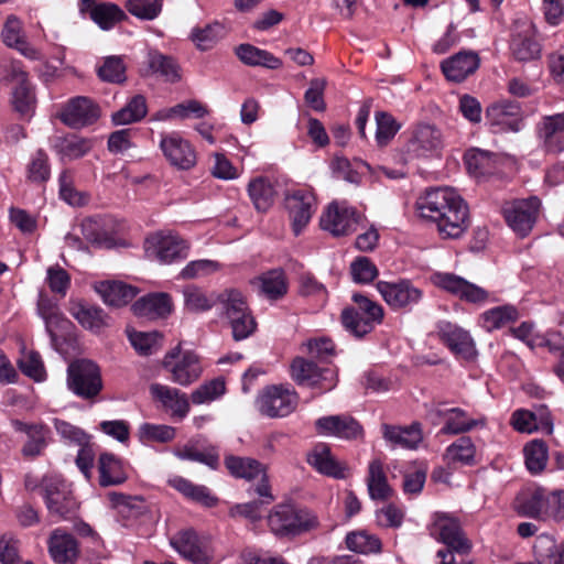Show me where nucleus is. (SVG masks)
Masks as SVG:
<instances>
[{
	"mask_svg": "<svg viewBox=\"0 0 564 564\" xmlns=\"http://www.w3.org/2000/svg\"><path fill=\"white\" fill-rule=\"evenodd\" d=\"M419 216L435 225L442 239H458L469 227V209L463 197L451 187L425 191L415 203Z\"/></svg>",
	"mask_w": 564,
	"mask_h": 564,
	"instance_id": "1",
	"label": "nucleus"
},
{
	"mask_svg": "<svg viewBox=\"0 0 564 564\" xmlns=\"http://www.w3.org/2000/svg\"><path fill=\"white\" fill-rule=\"evenodd\" d=\"M41 492L46 509L58 520H72L79 510L72 486L59 475H46L42 478Z\"/></svg>",
	"mask_w": 564,
	"mask_h": 564,
	"instance_id": "2",
	"label": "nucleus"
},
{
	"mask_svg": "<svg viewBox=\"0 0 564 564\" xmlns=\"http://www.w3.org/2000/svg\"><path fill=\"white\" fill-rule=\"evenodd\" d=\"M268 525L278 536H294L317 528L318 520L306 509L297 510L291 505H278L268 516Z\"/></svg>",
	"mask_w": 564,
	"mask_h": 564,
	"instance_id": "3",
	"label": "nucleus"
},
{
	"mask_svg": "<svg viewBox=\"0 0 564 564\" xmlns=\"http://www.w3.org/2000/svg\"><path fill=\"white\" fill-rule=\"evenodd\" d=\"M351 299L357 307L345 308L341 312V323L354 336L361 338L371 333L376 324L382 322L383 308L361 293L352 294Z\"/></svg>",
	"mask_w": 564,
	"mask_h": 564,
	"instance_id": "4",
	"label": "nucleus"
},
{
	"mask_svg": "<svg viewBox=\"0 0 564 564\" xmlns=\"http://www.w3.org/2000/svg\"><path fill=\"white\" fill-rule=\"evenodd\" d=\"M290 376L297 386L316 389L318 394L333 390L338 382L335 368L319 367L304 357H295L292 360Z\"/></svg>",
	"mask_w": 564,
	"mask_h": 564,
	"instance_id": "5",
	"label": "nucleus"
},
{
	"mask_svg": "<svg viewBox=\"0 0 564 564\" xmlns=\"http://www.w3.org/2000/svg\"><path fill=\"white\" fill-rule=\"evenodd\" d=\"M67 387L78 398L94 400L104 387L99 367L87 359L73 361L67 368Z\"/></svg>",
	"mask_w": 564,
	"mask_h": 564,
	"instance_id": "6",
	"label": "nucleus"
},
{
	"mask_svg": "<svg viewBox=\"0 0 564 564\" xmlns=\"http://www.w3.org/2000/svg\"><path fill=\"white\" fill-rule=\"evenodd\" d=\"M364 221V215L347 202H332L322 213L319 226L334 237L347 236L355 232Z\"/></svg>",
	"mask_w": 564,
	"mask_h": 564,
	"instance_id": "7",
	"label": "nucleus"
},
{
	"mask_svg": "<svg viewBox=\"0 0 564 564\" xmlns=\"http://www.w3.org/2000/svg\"><path fill=\"white\" fill-rule=\"evenodd\" d=\"M172 547L194 564H214L215 550L208 535H200L193 529L177 532L170 540Z\"/></svg>",
	"mask_w": 564,
	"mask_h": 564,
	"instance_id": "8",
	"label": "nucleus"
},
{
	"mask_svg": "<svg viewBox=\"0 0 564 564\" xmlns=\"http://www.w3.org/2000/svg\"><path fill=\"white\" fill-rule=\"evenodd\" d=\"M427 530L432 538L458 554L466 555L471 551V541L466 536L459 521L447 513H434Z\"/></svg>",
	"mask_w": 564,
	"mask_h": 564,
	"instance_id": "9",
	"label": "nucleus"
},
{
	"mask_svg": "<svg viewBox=\"0 0 564 564\" xmlns=\"http://www.w3.org/2000/svg\"><path fill=\"white\" fill-rule=\"evenodd\" d=\"M541 202L531 196L508 202L502 207L508 226L521 238L527 237L533 229L540 213Z\"/></svg>",
	"mask_w": 564,
	"mask_h": 564,
	"instance_id": "10",
	"label": "nucleus"
},
{
	"mask_svg": "<svg viewBox=\"0 0 564 564\" xmlns=\"http://www.w3.org/2000/svg\"><path fill=\"white\" fill-rule=\"evenodd\" d=\"M299 402V394L291 387L283 384L263 389L257 399L261 414L269 417H283L292 413Z\"/></svg>",
	"mask_w": 564,
	"mask_h": 564,
	"instance_id": "11",
	"label": "nucleus"
},
{
	"mask_svg": "<svg viewBox=\"0 0 564 564\" xmlns=\"http://www.w3.org/2000/svg\"><path fill=\"white\" fill-rule=\"evenodd\" d=\"M163 367L172 375V381L183 387L197 381L203 372L199 357L193 351L181 355L180 346L166 354Z\"/></svg>",
	"mask_w": 564,
	"mask_h": 564,
	"instance_id": "12",
	"label": "nucleus"
},
{
	"mask_svg": "<svg viewBox=\"0 0 564 564\" xmlns=\"http://www.w3.org/2000/svg\"><path fill=\"white\" fill-rule=\"evenodd\" d=\"M145 245L148 256L163 264H170L187 257V242L172 232L152 235L147 239Z\"/></svg>",
	"mask_w": 564,
	"mask_h": 564,
	"instance_id": "13",
	"label": "nucleus"
},
{
	"mask_svg": "<svg viewBox=\"0 0 564 564\" xmlns=\"http://www.w3.org/2000/svg\"><path fill=\"white\" fill-rule=\"evenodd\" d=\"M440 340L457 357L473 361L477 357V349L469 332L457 324L441 321L436 325Z\"/></svg>",
	"mask_w": 564,
	"mask_h": 564,
	"instance_id": "14",
	"label": "nucleus"
},
{
	"mask_svg": "<svg viewBox=\"0 0 564 564\" xmlns=\"http://www.w3.org/2000/svg\"><path fill=\"white\" fill-rule=\"evenodd\" d=\"M377 290L393 310H411L423 296L422 290L416 288L410 280L397 282L379 281Z\"/></svg>",
	"mask_w": 564,
	"mask_h": 564,
	"instance_id": "15",
	"label": "nucleus"
},
{
	"mask_svg": "<svg viewBox=\"0 0 564 564\" xmlns=\"http://www.w3.org/2000/svg\"><path fill=\"white\" fill-rule=\"evenodd\" d=\"M285 208L289 213L295 236L300 235L316 210V197L311 189H295L285 195Z\"/></svg>",
	"mask_w": 564,
	"mask_h": 564,
	"instance_id": "16",
	"label": "nucleus"
},
{
	"mask_svg": "<svg viewBox=\"0 0 564 564\" xmlns=\"http://www.w3.org/2000/svg\"><path fill=\"white\" fill-rule=\"evenodd\" d=\"M443 143V133L435 124L419 123L411 131L406 153L414 158H425L438 152Z\"/></svg>",
	"mask_w": 564,
	"mask_h": 564,
	"instance_id": "17",
	"label": "nucleus"
},
{
	"mask_svg": "<svg viewBox=\"0 0 564 564\" xmlns=\"http://www.w3.org/2000/svg\"><path fill=\"white\" fill-rule=\"evenodd\" d=\"M433 282L440 289L468 303L482 304L489 296L485 289L454 273H436Z\"/></svg>",
	"mask_w": 564,
	"mask_h": 564,
	"instance_id": "18",
	"label": "nucleus"
},
{
	"mask_svg": "<svg viewBox=\"0 0 564 564\" xmlns=\"http://www.w3.org/2000/svg\"><path fill=\"white\" fill-rule=\"evenodd\" d=\"M8 79L17 83L11 99L13 109L21 117H31L35 108V95L26 72L21 68L20 64L13 62L10 64Z\"/></svg>",
	"mask_w": 564,
	"mask_h": 564,
	"instance_id": "19",
	"label": "nucleus"
},
{
	"mask_svg": "<svg viewBox=\"0 0 564 564\" xmlns=\"http://www.w3.org/2000/svg\"><path fill=\"white\" fill-rule=\"evenodd\" d=\"M160 148L169 163L177 170L187 171L196 165L194 148L176 133L162 135Z\"/></svg>",
	"mask_w": 564,
	"mask_h": 564,
	"instance_id": "20",
	"label": "nucleus"
},
{
	"mask_svg": "<svg viewBox=\"0 0 564 564\" xmlns=\"http://www.w3.org/2000/svg\"><path fill=\"white\" fill-rule=\"evenodd\" d=\"M317 434L344 440H357L362 436V426L350 415H327L315 421Z\"/></svg>",
	"mask_w": 564,
	"mask_h": 564,
	"instance_id": "21",
	"label": "nucleus"
},
{
	"mask_svg": "<svg viewBox=\"0 0 564 564\" xmlns=\"http://www.w3.org/2000/svg\"><path fill=\"white\" fill-rule=\"evenodd\" d=\"M47 550L56 564H76L80 556L76 538L63 528L54 529L47 540Z\"/></svg>",
	"mask_w": 564,
	"mask_h": 564,
	"instance_id": "22",
	"label": "nucleus"
},
{
	"mask_svg": "<svg viewBox=\"0 0 564 564\" xmlns=\"http://www.w3.org/2000/svg\"><path fill=\"white\" fill-rule=\"evenodd\" d=\"M99 117V107L91 99L82 96L70 99L61 113V120L74 129L93 124Z\"/></svg>",
	"mask_w": 564,
	"mask_h": 564,
	"instance_id": "23",
	"label": "nucleus"
},
{
	"mask_svg": "<svg viewBox=\"0 0 564 564\" xmlns=\"http://www.w3.org/2000/svg\"><path fill=\"white\" fill-rule=\"evenodd\" d=\"M150 394L153 400L160 402L164 410L177 420H183L189 412L191 405L186 393L176 388L152 383L150 386Z\"/></svg>",
	"mask_w": 564,
	"mask_h": 564,
	"instance_id": "24",
	"label": "nucleus"
},
{
	"mask_svg": "<svg viewBox=\"0 0 564 564\" xmlns=\"http://www.w3.org/2000/svg\"><path fill=\"white\" fill-rule=\"evenodd\" d=\"M536 133L549 152H562L564 150V111L542 117L536 124Z\"/></svg>",
	"mask_w": 564,
	"mask_h": 564,
	"instance_id": "25",
	"label": "nucleus"
},
{
	"mask_svg": "<svg viewBox=\"0 0 564 564\" xmlns=\"http://www.w3.org/2000/svg\"><path fill=\"white\" fill-rule=\"evenodd\" d=\"M549 491L542 487L528 488L516 498V509L519 514L546 520Z\"/></svg>",
	"mask_w": 564,
	"mask_h": 564,
	"instance_id": "26",
	"label": "nucleus"
},
{
	"mask_svg": "<svg viewBox=\"0 0 564 564\" xmlns=\"http://www.w3.org/2000/svg\"><path fill=\"white\" fill-rule=\"evenodd\" d=\"M479 63L476 53L463 51L444 59L441 69L446 79L460 83L477 70Z\"/></svg>",
	"mask_w": 564,
	"mask_h": 564,
	"instance_id": "27",
	"label": "nucleus"
},
{
	"mask_svg": "<svg viewBox=\"0 0 564 564\" xmlns=\"http://www.w3.org/2000/svg\"><path fill=\"white\" fill-rule=\"evenodd\" d=\"M511 424L516 431L521 433H533L538 430L552 433L553 422L545 405H541L535 412L529 410H517L511 417Z\"/></svg>",
	"mask_w": 564,
	"mask_h": 564,
	"instance_id": "28",
	"label": "nucleus"
},
{
	"mask_svg": "<svg viewBox=\"0 0 564 564\" xmlns=\"http://www.w3.org/2000/svg\"><path fill=\"white\" fill-rule=\"evenodd\" d=\"M133 314L147 319L166 317L172 311V301L166 293H153L137 300L131 306Z\"/></svg>",
	"mask_w": 564,
	"mask_h": 564,
	"instance_id": "29",
	"label": "nucleus"
},
{
	"mask_svg": "<svg viewBox=\"0 0 564 564\" xmlns=\"http://www.w3.org/2000/svg\"><path fill=\"white\" fill-rule=\"evenodd\" d=\"M383 438L393 447L416 449L423 441V433L420 423H412L409 426L382 425Z\"/></svg>",
	"mask_w": 564,
	"mask_h": 564,
	"instance_id": "30",
	"label": "nucleus"
},
{
	"mask_svg": "<svg viewBox=\"0 0 564 564\" xmlns=\"http://www.w3.org/2000/svg\"><path fill=\"white\" fill-rule=\"evenodd\" d=\"M434 413L444 420V425L441 429L442 434L456 435L468 432L477 425H484L485 420L469 419L466 411L460 408H452L442 410L436 408Z\"/></svg>",
	"mask_w": 564,
	"mask_h": 564,
	"instance_id": "31",
	"label": "nucleus"
},
{
	"mask_svg": "<svg viewBox=\"0 0 564 564\" xmlns=\"http://www.w3.org/2000/svg\"><path fill=\"white\" fill-rule=\"evenodd\" d=\"M510 51L519 62L534 61L541 56V45L535 40L532 26L528 25L523 30L513 33Z\"/></svg>",
	"mask_w": 564,
	"mask_h": 564,
	"instance_id": "32",
	"label": "nucleus"
},
{
	"mask_svg": "<svg viewBox=\"0 0 564 564\" xmlns=\"http://www.w3.org/2000/svg\"><path fill=\"white\" fill-rule=\"evenodd\" d=\"M97 469L98 482L101 487L118 486L128 479L122 460L111 453L99 455Z\"/></svg>",
	"mask_w": 564,
	"mask_h": 564,
	"instance_id": "33",
	"label": "nucleus"
},
{
	"mask_svg": "<svg viewBox=\"0 0 564 564\" xmlns=\"http://www.w3.org/2000/svg\"><path fill=\"white\" fill-rule=\"evenodd\" d=\"M80 232L86 241L97 248H111L115 239L107 219L96 216L87 217L80 223Z\"/></svg>",
	"mask_w": 564,
	"mask_h": 564,
	"instance_id": "34",
	"label": "nucleus"
},
{
	"mask_svg": "<svg viewBox=\"0 0 564 564\" xmlns=\"http://www.w3.org/2000/svg\"><path fill=\"white\" fill-rule=\"evenodd\" d=\"M95 289L107 305L115 307L128 304L137 295L133 286L117 281L99 282Z\"/></svg>",
	"mask_w": 564,
	"mask_h": 564,
	"instance_id": "35",
	"label": "nucleus"
},
{
	"mask_svg": "<svg viewBox=\"0 0 564 564\" xmlns=\"http://www.w3.org/2000/svg\"><path fill=\"white\" fill-rule=\"evenodd\" d=\"M147 63L151 72L160 75L164 82L171 84L181 82L182 67L174 57L164 55L159 51H150Z\"/></svg>",
	"mask_w": 564,
	"mask_h": 564,
	"instance_id": "36",
	"label": "nucleus"
},
{
	"mask_svg": "<svg viewBox=\"0 0 564 564\" xmlns=\"http://www.w3.org/2000/svg\"><path fill=\"white\" fill-rule=\"evenodd\" d=\"M236 54L248 66H261L268 69H279L282 66V61L279 57L251 44L238 45Z\"/></svg>",
	"mask_w": 564,
	"mask_h": 564,
	"instance_id": "37",
	"label": "nucleus"
},
{
	"mask_svg": "<svg viewBox=\"0 0 564 564\" xmlns=\"http://www.w3.org/2000/svg\"><path fill=\"white\" fill-rule=\"evenodd\" d=\"M533 552L536 564H564V543H556L550 534L536 536Z\"/></svg>",
	"mask_w": 564,
	"mask_h": 564,
	"instance_id": "38",
	"label": "nucleus"
},
{
	"mask_svg": "<svg viewBox=\"0 0 564 564\" xmlns=\"http://www.w3.org/2000/svg\"><path fill=\"white\" fill-rule=\"evenodd\" d=\"M464 161L469 174L475 177H481L496 171L498 159L492 152L470 149L465 153Z\"/></svg>",
	"mask_w": 564,
	"mask_h": 564,
	"instance_id": "39",
	"label": "nucleus"
},
{
	"mask_svg": "<svg viewBox=\"0 0 564 564\" xmlns=\"http://www.w3.org/2000/svg\"><path fill=\"white\" fill-rule=\"evenodd\" d=\"M307 463L323 475L335 478L344 477L343 468L336 462L330 453V448L326 444L316 445L313 452L308 454Z\"/></svg>",
	"mask_w": 564,
	"mask_h": 564,
	"instance_id": "40",
	"label": "nucleus"
},
{
	"mask_svg": "<svg viewBox=\"0 0 564 564\" xmlns=\"http://www.w3.org/2000/svg\"><path fill=\"white\" fill-rule=\"evenodd\" d=\"M224 463L231 476L248 481L256 479L267 469L262 463L251 457L228 455Z\"/></svg>",
	"mask_w": 564,
	"mask_h": 564,
	"instance_id": "41",
	"label": "nucleus"
},
{
	"mask_svg": "<svg viewBox=\"0 0 564 564\" xmlns=\"http://www.w3.org/2000/svg\"><path fill=\"white\" fill-rule=\"evenodd\" d=\"M248 194L254 208L264 213L273 205L276 193L273 184L267 177L259 176L249 182Z\"/></svg>",
	"mask_w": 564,
	"mask_h": 564,
	"instance_id": "42",
	"label": "nucleus"
},
{
	"mask_svg": "<svg viewBox=\"0 0 564 564\" xmlns=\"http://www.w3.org/2000/svg\"><path fill=\"white\" fill-rule=\"evenodd\" d=\"M368 492L373 500H387L392 495V489L387 481L383 464L380 459H373L368 467Z\"/></svg>",
	"mask_w": 564,
	"mask_h": 564,
	"instance_id": "43",
	"label": "nucleus"
},
{
	"mask_svg": "<svg viewBox=\"0 0 564 564\" xmlns=\"http://www.w3.org/2000/svg\"><path fill=\"white\" fill-rule=\"evenodd\" d=\"M93 148L89 139L76 134L59 137L54 143V149L62 159L76 160L87 154Z\"/></svg>",
	"mask_w": 564,
	"mask_h": 564,
	"instance_id": "44",
	"label": "nucleus"
},
{
	"mask_svg": "<svg viewBox=\"0 0 564 564\" xmlns=\"http://www.w3.org/2000/svg\"><path fill=\"white\" fill-rule=\"evenodd\" d=\"M70 314L83 327L93 332H98L107 325L106 315L101 308L83 302L74 303Z\"/></svg>",
	"mask_w": 564,
	"mask_h": 564,
	"instance_id": "45",
	"label": "nucleus"
},
{
	"mask_svg": "<svg viewBox=\"0 0 564 564\" xmlns=\"http://www.w3.org/2000/svg\"><path fill=\"white\" fill-rule=\"evenodd\" d=\"M260 293L269 300H279L288 292L285 274L280 269L270 270L257 279Z\"/></svg>",
	"mask_w": 564,
	"mask_h": 564,
	"instance_id": "46",
	"label": "nucleus"
},
{
	"mask_svg": "<svg viewBox=\"0 0 564 564\" xmlns=\"http://www.w3.org/2000/svg\"><path fill=\"white\" fill-rule=\"evenodd\" d=\"M109 498L118 513L128 520L138 519L148 511L144 499L140 496H126L123 494L111 492Z\"/></svg>",
	"mask_w": 564,
	"mask_h": 564,
	"instance_id": "47",
	"label": "nucleus"
},
{
	"mask_svg": "<svg viewBox=\"0 0 564 564\" xmlns=\"http://www.w3.org/2000/svg\"><path fill=\"white\" fill-rule=\"evenodd\" d=\"M223 316L228 321L248 310L246 296L237 289H226L216 295Z\"/></svg>",
	"mask_w": 564,
	"mask_h": 564,
	"instance_id": "48",
	"label": "nucleus"
},
{
	"mask_svg": "<svg viewBox=\"0 0 564 564\" xmlns=\"http://www.w3.org/2000/svg\"><path fill=\"white\" fill-rule=\"evenodd\" d=\"M148 113L147 100L142 95L133 96L120 110L112 113L113 124L123 126L142 120Z\"/></svg>",
	"mask_w": 564,
	"mask_h": 564,
	"instance_id": "49",
	"label": "nucleus"
},
{
	"mask_svg": "<svg viewBox=\"0 0 564 564\" xmlns=\"http://www.w3.org/2000/svg\"><path fill=\"white\" fill-rule=\"evenodd\" d=\"M482 326L492 332L518 319V311L514 306L502 305L490 308L481 314Z\"/></svg>",
	"mask_w": 564,
	"mask_h": 564,
	"instance_id": "50",
	"label": "nucleus"
},
{
	"mask_svg": "<svg viewBox=\"0 0 564 564\" xmlns=\"http://www.w3.org/2000/svg\"><path fill=\"white\" fill-rule=\"evenodd\" d=\"M163 336L159 332H130L129 340L139 355L150 356L162 347Z\"/></svg>",
	"mask_w": 564,
	"mask_h": 564,
	"instance_id": "51",
	"label": "nucleus"
},
{
	"mask_svg": "<svg viewBox=\"0 0 564 564\" xmlns=\"http://www.w3.org/2000/svg\"><path fill=\"white\" fill-rule=\"evenodd\" d=\"M346 545L350 551L360 554L379 553L382 547L380 539L366 531L351 532L347 534Z\"/></svg>",
	"mask_w": 564,
	"mask_h": 564,
	"instance_id": "52",
	"label": "nucleus"
},
{
	"mask_svg": "<svg viewBox=\"0 0 564 564\" xmlns=\"http://www.w3.org/2000/svg\"><path fill=\"white\" fill-rule=\"evenodd\" d=\"M58 183L59 196L65 203L74 207H82L88 204L89 195L75 188L74 178L69 171H63L59 174Z\"/></svg>",
	"mask_w": 564,
	"mask_h": 564,
	"instance_id": "53",
	"label": "nucleus"
},
{
	"mask_svg": "<svg viewBox=\"0 0 564 564\" xmlns=\"http://www.w3.org/2000/svg\"><path fill=\"white\" fill-rule=\"evenodd\" d=\"M175 456L183 460L202 463L212 469L219 467V453L215 446H208L200 452L194 446L185 445L175 452Z\"/></svg>",
	"mask_w": 564,
	"mask_h": 564,
	"instance_id": "54",
	"label": "nucleus"
},
{
	"mask_svg": "<svg viewBox=\"0 0 564 564\" xmlns=\"http://www.w3.org/2000/svg\"><path fill=\"white\" fill-rule=\"evenodd\" d=\"M525 465L530 473H541L547 462V446L543 441H531L524 446Z\"/></svg>",
	"mask_w": 564,
	"mask_h": 564,
	"instance_id": "55",
	"label": "nucleus"
},
{
	"mask_svg": "<svg viewBox=\"0 0 564 564\" xmlns=\"http://www.w3.org/2000/svg\"><path fill=\"white\" fill-rule=\"evenodd\" d=\"M126 65L120 56H107L101 66H99L97 74L102 82L121 84L126 82Z\"/></svg>",
	"mask_w": 564,
	"mask_h": 564,
	"instance_id": "56",
	"label": "nucleus"
},
{
	"mask_svg": "<svg viewBox=\"0 0 564 564\" xmlns=\"http://www.w3.org/2000/svg\"><path fill=\"white\" fill-rule=\"evenodd\" d=\"M91 19L104 30L111 29L123 17V11L112 3H99L91 8Z\"/></svg>",
	"mask_w": 564,
	"mask_h": 564,
	"instance_id": "57",
	"label": "nucleus"
},
{
	"mask_svg": "<svg viewBox=\"0 0 564 564\" xmlns=\"http://www.w3.org/2000/svg\"><path fill=\"white\" fill-rule=\"evenodd\" d=\"M48 435L50 429L44 424H39V427L28 435V441L21 449L22 455L26 458L40 456L47 446Z\"/></svg>",
	"mask_w": 564,
	"mask_h": 564,
	"instance_id": "58",
	"label": "nucleus"
},
{
	"mask_svg": "<svg viewBox=\"0 0 564 564\" xmlns=\"http://www.w3.org/2000/svg\"><path fill=\"white\" fill-rule=\"evenodd\" d=\"M475 453L476 448L470 437L463 436L447 447L446 457L453 463L470 464Z\"/></svg>",
	"mask_w": 564,
	"mask_h": 564,
	"instance_id": "59",
	"label": "nucleus"
},
{
	"mask_svg": "<svg viewBox=\"0 0 564 564\" xmlns=\"http://www.w3.org/2000/svg\"><path fill=\"white\" fill-rule=\"evenodd\" d=\"M183 294L185 307L191 312L198 313L208 311L216 303V297H208L203 290L195 285L185 288Z\"/></svg>",
	"mask_w": 564,
	"mask_h": 564,
	"instance_id": "60",
	"label": "nucleus"
},
{
	"mask_svg": "<svg viewBox=\"0 0 564 564\" xmlns=\"http://www.w3.org/2000/svg\"><path fill=\"white\" fill-rule=\"evenodd\" d=\"M225 390V381L217 378L200 384L192 392L191 398L194 404L208 403L223 395Z\"/></svg>",
	"mask_w": 564,
	"mask_h": 564,
	"instance_id": "61",
	"label": "nucleus"
},
{
	"mask_svg": "<svg viewBox=\"0 0 564 564\" xmlns=\"http://www.w3.org/2000/svg\"><path fill=\"white\" fill-rule=\"evenodd\" d=\"M53 425L62 440L67 443L77 446L90 443V436L84 430L67 421L55 417Z\"/></svg>",
	"mask_w": 564,
	"mask_h": 564,
	"instance_id": "62",
	"label": "nucleus"
},
{
	"mask_svg": "<svg viewBox=\"0 0 564 564\" xmlns=\"http://www.w3.org/2000/svg\"><path fill=\"white\" fill-rule=\"evenodd\" d=\"M227 322L231 328L232 338L236 341L248 338L257 328V323L250 310L228 319Z\"/></svg>",
	"mask_w": 564,
	"mask_h": 564,
	"instance_id": "63",
	"label": "nucleus"
},
{
	"mask_svg": "<svg viewBox=\"0 0 564 564\" xmlns=\"http://www.w3.org/2000/svg\"><path fill=\"white\" fill-rule=\"evenodd\" d=\"M20 370L34 381L41 382L46 378V371L41 359V356L36 351L25 352L19 362Z\"/></svg>",
	"mask_w": 564,
	"mask_h": 564,
	"instance_id": "64",
	"label": "nucleus"
}]
</instances>
